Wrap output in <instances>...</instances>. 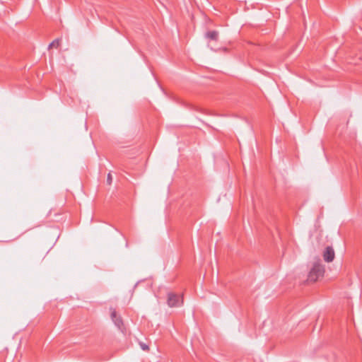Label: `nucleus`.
<instances>
[{"instance_id":"6","label":"nucleus","mask_w":362,"mask_h":362,"mask_svg":"<svg viewBox=\"0 0 362 362\" xmlns=\"http://www.w3.org/2000/svg\"><path fill=\"white\" fill-rule=\"evenodd\" d=\"M59 40H55L54 42H52L50 45H49V48H52V47H55V48H57L59 47Z\"/></svg>"},{"instance_id":"8","label":"nucleus","mask_w":362,"mask_h":362,"mask_svg":"<svg viewBox=\"0 0 362 362\" xmlns=\"http://www.w3.org/2000/svg\"><path fill=\"white\" fill-rule=\"evenodd\" d=\"M111 317H112V320H115V319L117 317V313L115 310L112 311Z\"/></svg>"},{"instance_id":"9","label":"nucleus","mask_w":362,"mask_h":362,"mask_svg":"<svg viewBox=\"0 0 362 362\" xmlns=\"http://www.w3.org/2000/svg\"><path fill=\"white\" fill-rule=\"evenodd\" d=\"M112 175H111V174L109 173L107 175V182L110 184L112 182Z\"/></svg>"},{"instance_id":"2","label":"nucleus","mask_w":362,"mask_h":362,"mask_svg":"<svg viewBox=\"0 0 362 362\" xmlns=\"http://www.w3.org/2000/svg\"><path fill=\"white\" fill-rule=\"evenodd\" d=\"M182 303L183 299L182 296H179L178 295L173 293L168 294V304L170 307H178L181 305Z\"/></svg>"},{"instance_id":"7","label":"nucleus","mask_w":362,"mask_h":362,"mask_svg":"<svg viewBox=\"0 0 362 362\" xmlns=\"http://www.w3.org/2000/svg\"><path fill=\"white\" fill-rule=\"evenodd\" d=\"M140 346L144 351H148L149 349L148 346L144 343H140Z\"/></svg>"},{"instance_id":"4","label":"nucleus","mask_w":362,"mask_h":362,"mask_svg":"<svg viewBox=\"0 0 362 362\" xmlns=\"http://www.w3.org/2000/svg\"><path fill=\"white\" fill-rule=\"evenodd\" d=\"M206 37L211 40H216L218 39V33L216 31H209L206 33Z\"/></svg>"},{"instance_id":"3","label":"nucleus","mask_w":362,"mask_h":362,"mask_svg":"<svg viewBox=\"0 0 362 362\" xmlns=\"http://www.w3.org/2000/svg\"><path fill=\"white\" fill-rule=\"evenodd\" d=\"M323 257L328 262L333 261L334 258V250L331 247H327L323 253Z\"/></svg>"},{"instance_id":"5","label":"nucleus","mask_w":362,"mask_h":362,"mask_svg":"<svg viewBox=\"0 0 362 362\" xmlns=\"http://www.w3.org/2000/svg\"><path fill=\"white\" fill-rule=\"evenodd\" d=\"M115 324L118 327H120L122 322V320L121 319L117 317V318L115 319V320H113Z\"/></svg>"},{"instance_id":"1","label":"nucleus","mask_w":362,"mask_h":362,"mask_svg":"<svg viewBox=\"0 0 362 362\" xmlns=\"http://www.w3.org/2000/svg\"><path fill=\"white\" fill-rule=\"evenodd\" d=\"M325 271V266L320 261L314 262L308 273L307 281L309 283L316 282L324 276Z\"/></svg>"}]
</instances>
